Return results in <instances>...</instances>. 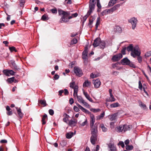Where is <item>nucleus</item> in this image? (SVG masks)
<instances>
[{
    "mask_svg": "<svg viewBox=\"0 0 151 151\" xmlns=\"http://www.w3.org/2000/svg\"><path fill=\"white\" fill-rule=\"evenodd\" d=\"M58 13L59 15H62V17L59 21L60 23L67 22L69 21V19L73 17H76L78 15V14L77 13H76L73 14L71 16L68 17V16L70 15V12L64 11L61 9L58 10Z\"/></svg>",
    "mask_w": 151,
    "mask_h": 151,
    "instance_id": "1",
    "label": "nucleus"
},
{
    "mask_svg": "<svg viewBox=\"0 0 151 151\" xmlns=\"http://www.w3.org/2000/svg\"><path fill=\"white\" fill-rule=\"evenodd\" d=\"M134 54L133 53H131V55L134 58L137 56V59L138 62L139 63H141L142 61V58L140 56L141 52L138 46H136L134 48Z\"/></svg>",
    "mask_w": 151,
    "mask_h": 151,
    "instance_id": "2",
    "label": "nucleus"
},
{
    "mask_svg": "<svg viewBox=\"0 0 151 151\" xmlns=\"http://www.w3.org/2000/svg\"><path fill=\"white\" fill-rule=\"evenodd\" d=\"M121 63L123 65H129V66L134 68H136V66L133 63L131 62L127 58H125L122 60Z\"/></svg>",
    "mask_w": 151,
    "mask_h": 151,
    "instance_id": "3",
    "label": "nucleus"
},
{
    "mask_svg": "<svg viewBox=\"0 0 151 151\" xmlns=\"http://www.w3.org/2000/svg\"><path fill=\"white\" fill-rule=\"evenodd\" d=\"M95 0H90L89 3V10L88 12V14L90 15L94 10L95 6Z\"/></svg>",
    "mask_w": 151,
    "mask_h": 151,
    "instance_id": "4",
    "label": "nucleus"
},
{
    "mask_svg": "<svg viewBox=\"0 0 151 151\" xmlns=\"http://www.w3.org/2000/svg\"><path fill=\"white\" fill-rule=\"evenodd\" d=\"M129 21L132 25V28L133 29H134L136 27L137 23V18L133 17L129 20Z\"/></svg>",
    "mask_w": 151,
    "mask_h": 151,
    "instance_id": "5",
    "label": "nucleus"
},
{
    "mask_svg": "<svg viewBox=\"0 0 151 151\" xmlns=\"http://www.w3.org/2000/svg\"><path fill=\"white\" fill-rule=\"evenodd\" d=\"M76 97H77V100L79 103L83 104L85 106L88 107L89 106V105L85 101L81 96L77 95L75 96Z\"/></svg>",
    "mask_w": 151,
    "mask_h": 151,
    "instance_id": "6",
    "label": "nucleus"
},
{
    "mask_svg": "<svg viewBox=\"0 0 151 151\" xmlns=\"http://www.w3.org/2000/svg\"><path fill=\"white\" fill-rule=\"evenodd\" d=\"M74 70L75 73L77 76L79 77L81 76L82 75V72L79 68L75 67L74 68Z\"/></svg>",
    "mask_w": 151,
    "mask_h": 151,
    "instance_id": "7",
    "label": "nucleus"
},
{
    "mask_svg": "<svg viewBox=\"0 0 151 151\" xmlns=\"http://www.w3.org/2000/svg\"><path fill=\"white\" fill-rule=\"evenodd\" d=\"M122 54L119 53L117 55L113 56L112 58V60L114 61H117L119 60L122 57Z\"/></svg>",
    "mask_w": 151,
    "mask_h": 151,
    "instance_id": "8",
    "label": "nucleus"
},
{
    "mask_svg": "<svg viewBox=\"0 0 151 151\" xmlns=\"http://www.w3.org/2000/svg\"><path fill=\"white\" fill-rule=\"evenodd\" d=\"M91 127V134L97 135L98 129L97 127L95 125Z\"/></svg>",
    "mask_w": 151,
    "mask_h": 151,
    "instance_id": "9",
    "label": "nucleus"
},
{
    "mask_svg": "<svg viewBox=\"0 0 151 151\" xmlns=\"http://www.w3.org/2000/svg\"><path fill=\"white\" fill-rule=\"evenodd\" d=\"M91 135V143L94 145L95 144L97 140V135L93 134Z\"/></svg>",
    "mask_w": 151,
    "mask_h": 151,
    "instance_id": "10",
    "label": "nucleus"
},
{
    "mask_svg": "<svg viewBox=\"0 0 151 151\" xmlns=\"http://www.w3.org/2000/svg\"><path fill=\"white\" fill-rule=\"evenodd\" d=\"M137 45H136L135 46L133 47L132 44H130L127 48L126 49L128 51H131V53H134V48L136 47V46Z\"/></svg>",
    "mask_w": 151,
    "mask_h": 151,
    "instance_id": "11",
    "label": "nucleus"
},
{
    "mask_svg": "<svg viewBox=\"0 0 151 151\" xmlns=\"http://www.w3.org/2000/svg\"><path fill=\"white\" fill-rule=\"evenodd\" d=\"M93 81L95 87L96 88H99L101 84V82L99 79H97L96 80H93Z\"/></svg>",
    "mask_w": 151,
    "mask_h": 151,
    "instance_id": "12",
    "label": "nucleus"
},
{
    "mask_svg": "<svg viewBox=\"0 0 151 151\" xmlns=\"http://www.w3.org/2000/svg\"><path fill=\"white\" fill-rule=\"evenodd\" d=\"M76 104L79 108V109L83 112H84L86 113H87L90 115H91V114H92L90 111L83 107L82 106L79 104Z\"/></svg>",
    "mask_w": 151,
    "mask_h": 151,
    "instance_id": "13",
    "label": "nucleus"
},
{
    "mask_svg": "<svg viewBox=\"0 0 151 151\" xmlns=\"http://www.w3.org/2000/svg\"><path fill=\"white\" fill-rule=\"evenodd\" d=\"M91 119L90 120V127L94 126V124L95 122V119L94 116L93 114H91L90 115Z\"/></svg>",
    "mask_w": 151,
    "mask_h": 151,
    "instance_id": "14",
    "label": "nucleus"
},
{
    "mask_svg": "<svg viewBox=\"0 0 151 151\" xmlns=\"http://www.w3.org/2000/svg\"><path fill=\"white\" fill-rule=\"evenodd\" d=\"M101 41V39L99 38H97L94 41L93 45L95 47H97L99 45V42Z\"/></svg>",
    "mask_w": 151,
    "mask_h": 151,
    "instance_id": "15",
    "label": "nucleus"
},
{
    "mask_svg": "<svg viewBox=\"0 0 151 151\" xmlns=\"http://www.w3.org/2000/svg\"><path fill=\"white\" fill-rule=\"evenodd\" d=\"M108 146L110 148L109 151H116V148L113 144L109 143L108 145Z\"/></svg>",
    "mask_w": 151,
    "mask_h": 151,
    "instance_id": "16",
    "label": "nucleus"
},
{
    "mask_svg": "<svg viewBox=\"0 0 151 151\" xmlns=\"http://www.w3.org/2000/svg\"><path fill=\"white\" fill-rule=\"evenodd\" d=\"M120 4H118L115 5L112 8L109 9V11L110 12H113L117 9L120 7Z\"/></svg>",
    "mask_w": 151,
    "mask_h": 151,
    "instance_id": "17",
    "label": "nucleus"
},
{
    "mask_svg": "<svg viewBox=\"0 0 151 151\" xmlns=\"http://www.w3.org/2000/svg\"><path fill=\"white\" fill-rule=\"evenodd\" d=\"M114 31L119 33H121L122 32V28L119 26H116L114 29Z\"/></svg>",
    "mask_w": 151,
    "mask_h": 151,
    "instance_id": "18",
    "label": "nucleus"
},
{
    "mask_svg": "<svg viewBox=\"0 0 151 151\" xmlns=\"http://www.w3.org/2000/svg\"><path fill=\"white\" fill-rule=\"evenodd\" d=\"M117 116V113H116L112 114L111 115H109V117L110 120L113 121L116 119Z\"/></svg>",
    "mask_w": 151,
    "mask_h": 151,
    "instance_id": "19",
    "label": "nucleus"
},
{
    "mask_svg": "<svg viewBox=\"0 0 151 151\" xmlns=\"http://www.w3.org/2000/svg\"><path fill=\"white\" fill-rule=\"evenodd\" d=\"M91 82L88 80L85 81L83 84V86L84 87H90Z\"/></svg>",
    "mask_w": 151,
    "mask_h": 151,
    "instance_id": "20",
    "label": "nucleus"
},
{
    "mask_svg": "<svg viewBox=\"0 0 151 151\" xmlns=\"http://www.w3.org/2000/svg\"><path fill=\"white\" fill-rule=\"evenodd\" d=\"M11 67L15 71L18 70L19 69L14 62L12 63Z\"/></svg>",
    "mask_w": 151,
    "mask_h": 151,
    "instance_id": "21",
    "label": "nucleus"
},
{
    "mask_svg": "<svg viewBox=\"0 0 151 151\" xmlns=\"http://www.w3.org/2000/svg\"><path fill=\"white\" fill-rule=\"evenodd\" d=\"M73 88L74 89L73 96L74 97H75V96H77L78 95L77 93L78 91V86L77 85H75Z\"/></svg>",
    "mask_w": 151,
    "mask_h": 151,
    "instance_id": "22",
    "label": "nucleus"
},
{
    "mask_svg": "<svg viewBox=\"0 0 151 151\" xmlns=\"http://www.w3.org/2000/svg\"><path fill=\"white\" fill-rule=\"evenodd\" d=\"M124 127V132L126 131L127 130H130L132 128L131 125H123Z\"/></svg>",
    "mask_w": 151,
    "mask_h": 151,
    "instance_id": "23",
    "label": "nucleus"
},
{
    "mask_svg": "<svg viewBox=\"0 0 151 151\" xmlns=\"http://www.w3.org/2000/svg\"><path fill=\"white\" fill-rule=\"evenodd\" d=\"M16 109L19 117L22 118L23 117V114L22 113L21 109L17 107Z\"/></svg>",
    "mask_w": 151,
    "mask_h": 151,
    "instance_id": "24",
    "label": "nucleus"
},
{
    "mask_svg": "<svg viewBox=\"0 0 151 151\" xmlns=\"http://www.w3.org/2000/svg\"><path fill=\"white\" fill-rule=\"evenodd\" d=\"M82 58L84 60V63L86 65L88 62L87 55L82 54Z\"/></svg>",
    "mask_w": 151,
    "mask_h": 151,
    "instance_id": "25",
    "label": "nucleus"
},
{
    "mask_svg": "<svg viewBox=\"0 0 151 151\" xmlns=\"http://www.w3.org/2000/svg\"><path fill=\"white\" fill-rule=\"evenodd\" d=\"M77 122V121L73 120H70L69 122V124L70 126L71 127H73L76 126Z\"/></svg>",
    "mask_w": 151,
    "mask_h": 151,
    "instance_id": "26",
    "label": "nucleus"
},
{
    "mask_svg": "<svg viewBox=\"0 0 151 151\" xmlns=\"http://www.w3.org/2000/svg\"><path fill=\"white\" fill-rule=\"evenodd\" d=\"M99 46H100L101 48L104 49L105 46V42L104 41H101H101L100 42H99Z\"/></svg>",
    "mask_w": 151,
    "mask_h": 151,
    "instance_id": "27",
    "label": "nucleus"
},
{
    "mask_svg": "<svg viewBox=\"0 0 151 151\" xmlns=\"http://www.w3.org/2000/svg\"><path fill=\"white\" fill-rule=\"evenodd\" d=\"M74 135V133L73 132H70L67 133L66 134V137L68 139H70Z\"/></svg>",
    "mask_w": 151,
    "mask_h": 151,
    "instance_id": "28",
    "label": "nucleus"
},
{
    "mask_svg": "<svg viewBox=\"0 0 151 151\" xmlns=\"http://www.w3.org/2000/svg\"><path fill=\"white\" fill-rule=\"evenodd\" d=\"M47 119V116L46 114H45L42 118V124H45L46 123L45 120Z\"/></svg>",
    "mask_w": 151,
    "mask_h": 151,
    "instance_id": "29",
    "label": "nucleus"
},
{
    "mask_svg": "<svg viewBox=\"0 0 151 151\" xmlns=\"http://www.w3.org/2000/svg\"><path fill=\"white\" fill-rule=\"evenodd\" d=\"M39 102L41 105H42L44 107L46 106L47 105L46 101L44 100H39Z\"/></svg>",
    "mask_w": 151,
    "mask_h": 151,
    "instance_id": "30",
    "label": "nucleus"
},
{
    "mask_svg": "<svg viewBox=\"0 0 151 151\" xmlns=\"http://www.w3.org/2000/svg\"><path fill=\"white\" fill-rule=\"evenodd\" d=\"M117 131L119 132H120L124 131V127L123 125H120L116 127Z\"/></svg>",
    "mask_w": 151,
    "mask_h": 151,
    "instance_id": "31",
    "label": "nucleus"
},
{
    "mask_svg": "<svg viewBox=\"0 0 151 151\" xmlns=\"http://www.w3.org/2000/svg\"><path fill=\"white\" fill-rule=\"evenodd\" d=\"M118 0H110L109 3L108 5L109 6H112L116 3Z\"/></svg>",
    "mask_w": 151,
    "mask_h": 151,
    "instance_id": "32",
    "label": "nucleus"
},
{
    "mask_svg": "<svg viewBox=\"0 0 151 151\" xmlns=\"http://www.w3.org/2000/svg\"><path fill=\"white\" fill-rule=\"evenodd\" d=\"M100 17H98L97 18V21L96 24V29L97 30V29L98 26L100 24Z\"/></svg>",
    "mask_w": 151,
    "mask_h": 151,
    "instance_id": "33",
    "label": "nucleus"
},
{
    "mask_svg": "<svg viewBox=\"0 0 151 151\" xmlns=\"http://www.w3.org/2000/svg\"><path fill=\"white\" fill-rule=\"evenodd\" d=\"M67 144V141L66 140H62L60 142V145L62 147H64Z\"/></svg>",
    "mask_w": 151,
    "mask_h": 151,
    "instance_id": "34",
    "label": "nucleus"
},
{
    "mask_svg": "<svg viewBox=\"0 0 151 151\" xmlns=\"http://www.w3.org/2000/svg\"><path fill=\"white\" fill-rule=\"evenodd\" d=\"M100 76L99 73H91L90 75V77L92 78L98 77Z\"/></svg>",
    "mask_w": 151,
    "mask_h": 151,
    "instance_id": "35",
    "label": "nucleus"
},
{
    "mask_svg": "<svg viewBox=\"0 0 151 151\" xmlns=\"http://www.w3.org/2000/svg\"><path fill=\"white\" fill-rule=\"evenodd\" d=\"M97 6L98 7V12H100L101 11V4L100 3L99 0H97Z\"/></svg>",
    "mask_w": 151,
    "mask_h": 151,
    "instance_id": "36",
    "label": "nucleus"
},
{
    "mask_svg": "<svg viewBox=\"0 0 151 151\" xmlns=\"http://www.w3.org/2000/svg\"><path fill=\"white\" fill-rule=\"evenodd\" d=\"M119 106V104L118 103H116L111 104L110 105V107L111 108H115L118 107Z\"/></svg>",
    "mask_w": 151,
    "mask_h": 151,
    "instance_id": "37",
    "label": "nucleus"
},
{
    "mask_svg": "<svg viewBox=\"0 0 151 151\" xmlns=\"http://www.w3.org/2000/svg\"><path fill=\"white\" fill-rule=\"evenodd\" d=\"M139 106L144 109H145L146 108V105L145 104L143 103L141 101L139 102Z\"/></svg>",
    "mask_w": 151,
    "mask_h": 151,
    "instance_id": "38",
    "label": "nucleus"
},
{
    "mask_svg": "<svg viewBox=\"0 0 151 151\" xmlns=\"http://www.w3.org/2000/svg\"><path fill=\"white\" fill-rule=\"evenodd\" d=\"M4 73L7 76H9V70L8 69L4 70L3 71Z\"/></svg>",
    "mask_w": 151,
    "mask_h": 151,
    "instance_id": "39",
    "label": "nucleus"
},
{
    "mask_svg": "<svg viewBox=\"0 0 151 151\" xmlns=\"http://www.w3.org/2000/svg\"><path fill=\"white\" fill-rule=\"evenodd\" d=\"M77 42V40L76 39H73L70 42V45H72L73 44H76Z\"/></svg>",
    "mask_w": 151,
    "mask_h": 151,
    "instance_id": "40",
    "label": "nucleus"
},
{
    "mask_svg": "<svg viewBox=\"0 0 151 151\" xmlns=\"http://www.w3.org/2000/svg\"><path fill=\"white\" fill-rule=\"evenodd\" d=\"M14 77L9 78L7 80V81L9 83H12L14 81Z\"/></svg>",
    "mask_w": 151,
    "mask_h": 151,
    "instance_id": "41",
    "label": "nucleus"
},
{
    "mask_svg": "<svg viewBox=\"0 0 151 151\" xmlns=\"http://www.w3.org/2000/svg\"><path fill=\"white\" fill-rule=\"evenodd\" d=\"M100 127L102 129L103 131L105 132L107 131V129L104 127V125L103 124H101Z\"/></svg>",
    "mask_w": 151,
    "mask_h": 151,
    "instance_id": "42",
    "label": "nucleus"
},
{
    "mask_svg": "<svg viewBox=\"0 0 151 151\" xmlns=\"http://www.w3.org/2000/svg\"><path fill=\"white\" fill-rule=\"evenodd\" d=\"M133 148V147L132 145H127L126 146V150H132Z\"/></svg>",
    "mask_w": 151,
    "mask_h": 151,
    "instance_id": "43",
    "label": "nucleus"
},
{
    "mask_svg": "<svg viewBox=\"0 0 151 151\" xmlns=\"http://www.w3.org/2000/svg\"><path fill=\"white\" fill-rule=\"evenodd\" d=\"M105 114V113L104 112H103V113L101 114L99 116L97 117V119H102L104 117V115Z\"/></svg>",
    "mask_w": 151,
    "mask_h": 151,
    "instance_id": "44",
    "label": "nucleus"
},
{
    "mask_svg": "<svg viewBox=\"0 0 151 151\" xmlns=\"http://www.w3.org/2000/svg\"><path fill=\"white\" fill-rule=\"evenodd\" d=\"M88 47H86L85 50L83 52L82 54L87 55L88 52Z\"/></svg>",
    "mask_w": 151,
    "mask_h": 151,
    "instance_id": "45",
    "label": "nucleus"
},
{
    "mask_svg": "<svg viewBox=\"0 0 151 151\" xmlns=\"http://www.w3.org/2000/svg\"><path fill=\"white\" fill-rule=\"evenodd\" d=\"M95 19H94L93 18L92 19H89V22L88 23V25L90 26L91 25L93 21Z\"/></svg>",
    "mask_w": 151,
    "mask_h": 151,
    "instance_id": "46",
    "label": "nucleus"
},
{
    "mask_svg": "<svg viewBox=\"0 0 151 151\" xmlns=\"http://www.w3.org/2000/svg\"><path fill=\"white\" fill-rule=\"evenodd\" d=\"M19 2L20 6H23L25 3V0H19Z\"/></svg>",
    "mask_w": 151,
    "mask_h": 151,
    "instance_id": "47",
    "label": "nucleus"
},
{
    "mask_svg": "<svg viewBox=\"0 0 151 151\" xmlns=\"http://www.w3.org/2000/svg\"><path fill=\"white\" fill-rule=\"evenodd\" d=\"M138 88L140 90H142V84L141 83V82L140 81H139Z\"/></svg>",
    "mask_w": 151,
    "mask_h": 151,
    "instance_id": "48",
    "label": "nucleus"
},
{
    "mask_svg": "<svg viewBox=\"0 0 151 151\" xmlns=\"http://www.w3.org/2000/svg\"><path fill=\"white\" fill-rule=\"evenodd\" d=\"M89 15H88V13H87V14L85 15L83 17V23L84 22H85L86 20L87 17H88V16Z\"/></svg>",
    "mask_w": 151,
    "mask_h": 151,
    "instance_id": "49",
    "label": "nucleus"
},
{
    "mask_svg": "<svg viewBox=\"0 0 151 151\" xmlns=\"http://www.w3.org/2000/svg\"><path fill=\"white\" fill-rule=\"evenodd\" d=\"M65 2L67 4H71L72 3V0H65Z\"/></svg>",
    "mask_w": 151,
    "mask_h": 151,
    "instance_id": "50",
    "label": "nucleus"
},
{
    "mask_svg": "<svg viewBox=\"0 0 151 151\" xmlns=\"http://www.w3.org/2000/svg\"><path fill=\"white\" fill-rule=\"evenodd\" d=\"M50 11L53 14H56L57 13V10L55 8L52 9L50 10Z\"/></svg>",
    "mask_w": 151,
    "mask_h": 151,
    "instance_id": "51",
    "label": "nucleus"
},
{
    "mask_svg": "<svg viewBox=\"0 0 151 151\" xmlns=\"http://www.w3.org/2000/svg\"><path fill=\"white\" fill-rule=\"evenodd\" d=\"M118 145H120L123 148L124 146V143L123 142L121 141H120L118 143Z\"/></svg>",
    "mask_w": 151,
    "mask_h": 151,
    "instance_id": "52",
    "label": "nucleus"
},
{
    "mask_svg": "<svg viewBox=\"0 0 151 151\" xmlns=\"http://www.w3.org/2000/svg\"><path fill=\"white\" fill-rule=\"evenodd\" d=\"M75 85V82H71L70 83V87L71 88H74Z\"/></svg>",
    "mask_w": 151,
    "mask_h": 151,
    "instance_id": "53",
    "label": "nucleus"
},
{
    "mask_svg": "<svg viewBox=\"0 0 151 151\" xmlns=\"http://www.w3.org/2000/svg\"><path fill=\"white\" fill-rule=\"evenodd\" d=\"M47 17L46 14H44L42 16L41 19L43 21H45L47 19Z\"/></svg>",
    "mask_w": 151,
    "mask_h": 151,
    "instance_id": "54",
    "label": "nucleus"
},
{
    "mask_svg": "<svg viewBox=\"0 0 151 151\" xmlns=\"http://www.w3.org/2000/svg\"><path fill=\"white\" fill-rule=\"evenodd\" d=\"M110 96L111 97V100H110V101H111V102L112 101H115V98H114V96L112 95V94H111V95H110Z\"/></svg>",
    "mask_w": 151,
    "mask_h": 151,
    "instance_id": "55",
    "label": "nucleus"
},
{
    "mask_svg": "<svg viewBox=\"0 0 151 151\" xmlns=\"http://www.w3.org/2000/svg\"><path fill=\"white\" fill-rule=\"evenodd\" d=\"M49 113L51 115H52L54 114V111L52 109H50L49 110Z\"/></svg>",
    "mask_w": 151,
    "mask_h": 151,
    "instance_id": "56",
    "label": "nucleus"
},
{
    "mask_svg": "<svg viewBox=\"0 0 151 151\" xmlns=\"http://www.w3.org/2000/svg\"><path fill=\"white\" fill-rule=\"evenodd\" d=\"M126 49V48L125 47L124 48L122 49L121 50V52L122 54L123 55H125L126 54L125 53V50Z\"/></svg>",
    "mask_w": 151,
    "mask_h": 151,
    "instance_id": "57",
    "label": "nucleus"
},
{
    "mask_svg": "<svg viewBox=\"0 0 151 151\" xmlns=\"http://www.w3.org/2000/svg\"><path fill=\"white\" fill-rule=\"evenodd\" d=\"M13 114L12 112V110H9V111H7L6 112V114L7 115L10 116L12 115Z\"/></svg>",
    "mask_w": 151,
    "mask_h": 151,
    "instance_id": "58",
    "label": "nucleus"
},
{
    "mask_svg": "<svg viewBox=\"0 0 151 151\" xmlns=\"http://www.w3.org/2000/svg\"><path fill=\"white\" fill-rule=\"evenodd\" d=\"M59 78V76L57 75V74H55L53 77V78L54 80H57Z\"/></svg>",
    "mask_w": 151,
    "mask_h": 151,
    "instance_id": "59",
    "label": "nucleus"
},
{
    "mask_svg": "<svg viewBox=\"0 0 151 151\" xmlns=\"http://www.w3.org/2000/svg\"><path fill=\"white\" fill-rule=\"evenodd\" d=\"M78 107H77L76 106H74L73 107V109L76 112H78L79 111V110L78 108Z\"/></svg>",
    "mask_w": 151,
    "mask_h": 151,
    "instance_id": "60",
    "label": "nucleus"
},
{
    "mask_svg": "<svg viewBox=\"0 0 151 151\" xmlns=\"http://www.w3.org/2000/svg\"><path fill=\"white\" fill-rule=\"evenodd\" d=\"M83 93L86 98L89 95L87 92L85 91L84 90H83Z\"/></svg>",
    "mask_w": 151,
    "mask_h": 151,
    "instance_id": "61",
    "label": "nucleus"
},
{
    "mask_svg": "<svg viewBox=\"0 0 151 151\" xmlns=\"http://www.w3.org/2000/svg\"><path fill=\"white\" fill-rule=\"evenodd\" d=\"M15 72L12 70H9V75H14Z\"/></svg>",
    "mask_w": 151,
    "mask_h": 151,
    "instance_id": "62",
    "label": "nucleus"
},
{
    "mask_svg": "<svg viewBox=\"0 0 151 151\" xmlns=\"http://www.w3.org/2000/svg\"><path fill=\"white\" fill-rule=\"evenodd\" d=\"M114 122H111L110 124V128L111 129H113L114 128Z\"/></svg>",
    "mask_w": 151,
    "mask_h": 151,
    "instance_id": "63",
    "label": "nucleus"
},
{
    "mask_svg": "<svg viewBox=\"0 0 151 151\" xmlns=\"http://www.w3.org/2000/svg\"><path fill=\"white\" fill-rule=\"evenodd\" d=\"M145 55L147 57H149L151 56V51L147 52Z\"/></svg>",
    "mask_w": 151,
    "mask_h": 151,
    "instance_id": "64",
    "label": "nucleus"
}]
</instances>
